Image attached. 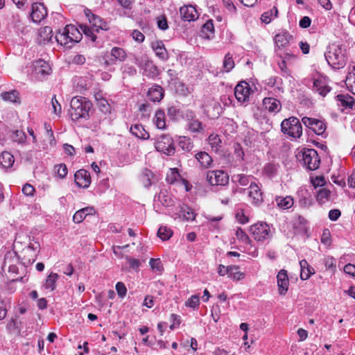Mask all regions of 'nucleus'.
I'll return each instance as SVG.
<instances>
[{
    "instance_id": "obj_51",
    "label": "nucleus",
    "mask_w": 355,
    "mask_h": 355,
    "mask_svg": "<svg viewBox=\"0 0 355 355\" xmlns=\"http://www.w3.org/2000/svg\"><path fill=\"white\" fill-rule=\"evenodd\" d=\"M223 67L227 72L234 67V62L233 60L232 55L230 53H227L225 56Z\"/></svg>"
},
{
    "instance_id": "obj_39",
    "label": "nucleus",
    "mask_w": 355,
    "mask_h": 355,
    "mask_svg": "<svg viewBox=\"0 0 355 355\" xmlns=\"http://www.w3.org/2000/svg\"><path fill=\"white\" fill-rule=\"evenodd\" d=\"M196 214L194 211L187 205H183L180 207V217H182L186 220H193L196 218Z\"/></svg>"
},
{
    "instance_id": "obj_29",
    "label": "nucleus",
    "mask_w": 355,
    "mask_h": 355,
    "mask_svg": "<svg viewBox=\"0 0 355 355\" xmlns=\"http://www.w3.org/2000/svg\"><path fill=\"white\" fill-rule=\"evenodd\" d=\"M15 162L13 155L9 152L4 151L0 155V165L4 168H10Z\"/></svg>"
},
{
    "instance_id": "obj_9",
    "label": "nucleus",
    "mask_w": 355,
    "mask_h": 355,
    "mask_svg": "<svg viewBox=\"0 0 355 355\" xmlns=\"http://www.w3.org/2000/svg\"><path fill=\"white\" fill-rule=\"evenodd\" d=\"M207 181L212 186H225L229 182V175L221 170L210 171L207 173Z\"/></svg>"
},
{
    "instance_id": "obj_36",
    "label": "nucleus",
    "mask_w": 355,
    "mask_h": 355,
    "mask_svg": "<svg viewBox=\"0 0 355 355\" xmlns=\"http://www.w3.org/2000/svg\"><path fill=\"white\" fill-rule=\"evenodd\" d=\"M277 206L282 209H287L293 205V199L291 196L277 197L275 199Z\"/></svg>"
},
{
    "instance_id": "obj_19",
    "label": "nucleus",
    "mask_w": 355,
    "mask_h": 355,
    "mask_svg": "<svg viewBox=\"0 0 355 355\" xmlns=\"http://www.w3.org/2000/svg\"><path fill=\"white\" fill-rule=\"evenodd\" d=\"M263 105L266 110L270 112L277 113L282 108L280 101L274 98H265L263 100Z\"/></svg>"
},
{
    "instance_id": "obj_43",
    "label": "nucleus",
    "mask_w": 355,
    "mask_h": 355,
    "mask_svg": "<svg viewBox=\"0 0 355 355\" xmlns=\"http://www.w3.org/2000/svg\"><path fill=\"white\" fill-rule=\"evenodd\" d=\"M1 96L3 101L12 103H16L19 99V93L16 90L3 92Z\"/></svg>"
},
{
    "instance_id": "obj_53",
    "label": "nucleus",
    "mask_w": 355,
    "mask_h": 355,
    "mask_svg": "<svg viewBox=\"0 0 355 355\" xmlns=\"http://www.w3.org/2000/svg\"><path fill=\"white\" fill-rule=\"evenodd\" d=\"M55 173L60 178H64L67 175V168L64 164H60L55 166Z\"/></svg>"
},
{
    "instance_id": "obj_44",
    "label": "nucleus",
    "mask_w": 355,
    "mask_h": 355,
    "mask_svg": "<svg viewBox=\"0 0 355 355\" xmlns=\"http://www.w3.org/2000/svg\"><path fill=\"white\" fill-rule=\"evenodd\" d=\"M239 269V267L237 266H229L228 277L237 281L243 279L244 277V273L240 272Z\"/></svg>"
},
{
    "instance_id": "obj_30",
    "label": "nucleus",
    "mask_w": 355,
    "mask_h": 355,
    "mask_svg": "<svg viewBox=\"0 0 355 355\" xmlns=\"http://www.w3.org/2000/svg\"><path fill=\"white\" fill-rule=\"evenodd\" d=\"M336 99L339 102V105L348 108H352L355 103V99L349 94H338Z\"/></svg>"
},
{
    "instance_id": "obj_7",
    "label": "nucleus",
    "mask_w": 355,
    "mask_h": 355,
    "mask_svg": "<svg viewBox=\"0 0 355 355\" xmlns=\"http://www.w3.org/2000/svg\"><path fill=\"white\" fill-rule=\"evenodd\" d=\"M136 64L142 70V75L154 79L159 74L158 68L146 58H136Z\"/></svg>"
},
{
    "instance_id": "obj_24",
    "label": "nucleus",
    "mask_w": 355,
    "mask_h": 355,
    "mask_svg": "<svg viewBox=\"0 0 355 355\" xmlns=\"http://www.w3.org/2000/svg\"><path fill=\"white\" fill-rule=\"evenodd\" d=\"M130 132L135 137L146 140L150 138V134L141 124H135L130 127Z\"/></svg>"
},
{
    "instance_id": "obj_55",
    "label": "nucleus",
    "mask_w": 355,
    "mask_h": 355,
    "mask_svg": "<svg viewBox=\"0 0 355 355\" xmlns=\"http://www.w3.org/2000/svg\"><path fill=\"white\" fill-rule=\"evenodd\" d=\"M80 28L84 32L85 35L89 37L92 42H95L96 40V35L94 33L95 31H93V29L91 27H88L85 25H81Z\"/></svg>"
},
{
    "instance_id": "obj_60",
    "label": "nucleus",
    "mask_w": 355,
    "mask_h": 355,
    "mask_svg": "<svg viewBox=\"0 0 355 355\" xmlns=\"http://www.w3.org/2000/svg\"><path fill=\"white\" fill-rule=\"evenodd\" d=\"M277 56H279L282 60H285L286 61L289 60L291 58H295V55L288 49H284L282 51L279 52V53H276Z\"/></svg>"
},
{
    "instance_id": "obj_38",
    "label": "nucleus",
    "mask_w": 355,
    "mask_h": 355,
    "mask_svg": "<svg viewBox=\"0 0 355 355\" xmlns=\"http://www.w3.org/2000/svg\"><path fill=\"white\" fill-rule=\"evenodd\" d=\"M178 144L182 150L190 152L193 148V143L191 138L185 136L179 137Z\"/></svg>"
},
{
    "instance_id": "obj_26",
    "label": "nucleus",
    "mask_w": 355,
    "mask_h": 355,
    "mask_svg": "<svg viewBox=\"0 0 355 355\" xmlns=\"http://www.w3.org/2000/svg\"><path fill=\"white\" fill-rule=\"evenodd\" d=\"M313 89L322 96H325L331 91V87L322 79H317L314 80Z\"/></svg>"
},
{
    "instance_id": "obj_3",
    "label": "nucleus",
    "mask_w": 355,
    "mask_h": 355,
    "mask_svg": "<svg viewBox=\"0 0 355 355\" xmlns=\"http://www.w3.org/2000/svg\"><path fill=\"white\" fill-rule=\"evenodd\" d=\"M71 116L73 120L77 121L81 118L89 119V112L92 103L87 98L83 96L73 97L70 103Z\"/></svg>"
},
{
    "instance_id": "obj_23",
    "label": "nucleus",
    "mask_w": 355,
    "mask_h": 355,
    "mask_svg": "<svg viewBox=\"0 0 355 355\" xmlns=\"http://www.w3.org/2000/svg\"><path fill=\"white\" fill-rule=\"evenodd\" d=\"M301 272L300 278L302 280L308 279L311 275L315 273L314 268L311 266L305 259H302L300 261Z\"/></svg>"
},
{
    "instance_id": "obj_27",
    "label": "nucleus",
    "mask_w": 355,
    "mask_h": 355,
    "mask_svg": "<svg viewBox=\"0 0 355 355\" xmlns=\"http://www.w3.org/2000/svg\"><path fill=\"white\" fill-rule=\"evenodd\" d=\"M35 69L37 74L46 76L51 73V67L49 64L43 60H40L35 62Z\"/></svg>"
},
{
    "instance_id": "obj_54",
    "label": "nucleus",
    "mask_w": 355,
    "mask_h": 355,
    "mask_svg": "<svg viewBox=\"0 0 355 355\" xmlns=\"http://www.w3.org/2000/svg\"><path fill=\"white\" fill-rule=\"evenodd\" d=\"M179 178L180 174L178 170L176 168H172L170 173L166 175V181L170 184H173L177 181Z\"/></svg>"
},
{
    "instance_id": "obj_13",
    "label": "nucleus",
    "mask_w": 355,
    "mask_h": 355,
    "mask_svg": "<svg viewBox=\"0 0 355 355\" xmlns=\"http://www.w3.org/2000/svg\"><path fill=\"white\" fill-rule=\"evenodd\" d=\"M250 86L245 81L239 83L234 89V96L239 102L244 103L248 100L250 95Z\"/></svg>"
},
{
    "instance_id": "obj_4",
    "label": "nucleus",
    "mask_w": 355,
    "mask_h": 355,
    "mask_svg": "<svg viewBox=\"0 0 355 355\" xmlns=\"http://www.w3.org/2000/svg\"><path fill=\"white\" fill-rule=\"evenodd\" d=\"M296 157L300 162L310 171H314L320 166V159L315 149L304 148L297 153Z\"/></svg>"
},
{
    "instance_id": "obj_34",
    "label": "nucleus",
    "mask_w": 355,
    "mask_h": 355,
    "mask_svg": "<svg viewBox=\"0 0 355 355\" xmlns=\"http://www.w3.org/2000/svg\"><path fill=\"white\" fill-rule=\"evenodd\" d=\"M214 24L211 20H209L202 27L201 36L205 39H210L214 37Z\"/></svg>"
},
{
    "instance_id": "obj_20",
    "label": "nucleus",
    "mask_w": 355,
    "mask_h": 355,
    "mask_svg": "<svg viewBox=\"0 0 355 355\" xmlns=\"http://www.w3.org/2000/svg\"><path fill=\"white\" fill-rule=\"evenodd\" d=\"M147 96L151 101L159 102L164 97V90L161 86L155 85L148 89Z\"/></svg>"
},
{
    "instance_id": "obj_59",
    "label": "nucleus",
    "mask_w": 355,
    "mask_h": 355,
    "mask_svg": "<svg viewBox=\"0 0 355 355\" xmlns=\"http://www.w3.org/2000/svg\"><path fill=\"white\" fill-rule=\"evenodd\" d=\"M236 236L238 239L244 243H250V240L245 232L241 229L238 228L236 232Z\"/></svg>"
},
{
    "instance_id": "obj_14",
    "label": "nucleus",
    "mask_w": 355,
    "mask_h": 355,
    "mask_svg": "<svg viewBox=\"0 0 355 355\" xmlns=\"http://www.w3.org/2000/svg\"><path fill=\"white\" fill-rule=\"evenodd\" d=\"M248 190L250 202L256 206L261 205L263 202V195L258 184L251 182Z\"/></svg>"
},
{
    "instance_id": "obj_10",
    "label": "nucleus",
    "mask_w": 355,
    "mask_h": 355,
    "mask_svg": "<svg viewBox=\"0 0 355 355\" xmlns=\"http://www.w3.org/2000/svg\"><path fill=\"white\" fill-rule=\"evenodd\" d=\"M84 12L93 31L98 32L100 30L107 31L109 29L107 22L99 16L94 15L89 9H85Z\"/></svg>"
},
{
    "instance_id": "obj_2",
    "label": "nucleus",
    "mask_w": 355,
    "mask_h": 355,
    "mask_svg": "<svg viewBox=\"0 0 355 355\" xmlns=\"http://www.w3.org/2000/svg\"><path fill=\"white\" fill-rule=\"evenodd\" d=\"M55 40L58 44L71 48L73 44L80 42L83 37L82 33L73 25H67L62 31L55 35Z\"/></svg>"
},
{
    "instance_id": "obj_47",
    "label": "nucleus",
    "mask_w": 355,
    "mask_h": 355,
    "mask_svg": "<svg viewBox=\"0 0 355 355\" xmlns=\"http://www.w3.org/2000/svg\"><path fill=\"white\" fill-rule=\"evenodd\" d=\"M173 234V232L171 229L166 226H161L157 232V236L162 240L166 241L169 239Z\"/></svg>"
},
{
    "instance_id": "obj_45",
    "label": "nucleus",
    "mask_w": 355,
    "mask_h": 355,
    "mask_svg": "<svg viewBox=\"0 0 355 355\" xmlns=\"http://www.w3.org/2000/svg\"><path fill=\"white\" fill-rule=\"evenodd\" d=\"M233 182H237L241 186H248L250 184L252 178L244 174L234 175L232 178Z\"/></svg>"
},
{
    "instance_id": "obj_32",
    "label": "nucleus",
    "mask_w": 355,
    "mask_h": 355,
    "mask_svg": "<svg viewBox=\"0 0 355 355\" xmlns=\"http://www.w3.org/2000/svg\"><path fill=\"white\" fill-rule=\"evenodd\" d=\"M196 159L200 162V165L204 168H208L212 163L211 156L206 152L201 151L195 155Z\"/></svg>"
},
{
    "instance_id": "obj_22",
    "label": "nucleus",
    "mask_w": 355,
    "mask_h": 355,
    "mask_svg": "<svg viewBox=\"0 0 355 355\" xmlns=\"http://www.w3.org/2000/svg\"><path fill=\"white\" fill-rule=\"evenodd\" d=\"M95 100L97 103L98 109L104 114L110 113L111 107L107 100H106L101 92L94 94Z\"/></svg>"
},
{
    "instance_id": "obj_1",
    "label": "nucleus",
    "mask_w": 355,
    "mask_h": 355,
    "mask_svg": "<svg viewBox=\"0 0 355 355\" xmlns=\"http://www.w3.org/2000/svg\"><path fill=\"white\" fill-rule=\"evenodd\" d=\"M324 56L328 64L335 69H342L346 64L345 49L340 44L329 45Z\"/></svg>"
},
{
    "instance_id": "obj_5",
    "label": "nucleus",
    "mask_w": 355,
    "mask_h": 355,
    "mask_svg": "<svg viewBox=\"0 0 355 355\" xmlns=\"http://www.w3.org/2000/svg\"><path fill=\"white\" fill-rule=\"evenodd\" d=\"M282 132L284 134L294 137L299 138L302 133V127L300 120L294 116L283 120L281 123Z\"/></svg>"
},
{
    "instance_id": "obj_15",
    "label": "nucleus",
    "mask_w": 355,
    "mask_h": 355,
    "mask_svg": "<svg viewBox=\"0 0 355 355\" xmlns=\"http://www.w3.org/2000/svg\"><path fill=\"white\" fill-rule=\"evenodd\" d=\"M47 15L46 8L42 3H34L32 4V12L31 17L33 22L40 23Z\"/></svg>"
},
{
    "instance_id": "obj_35",
    "label": "nucleus",
    "mask_w": 355,
    "mask_h": 355,
    "mask_svg": "<svg viewBox=\"0 0 355 355\" xmlns=\"http://www.w3.org/2000/svg\"><path fill=\"white\" fill-rule=\"evenodd\" d=\"M349 72L346 76L345 84L349 91L355 94V66L349 69Z\"/></svg>"
},
{
    "instance_id": "obj_48",
    "label": "nucleus",
    "mask_w": 355,
    "mask_h": 355,
    "mask_svg": "<svg viewBox=\"0 0 355 355\" xmlns=\"http://www.w3.org/2000/svg\"><path fill=\"white\" fill-rule=\"evenodd\" d=\"M158 200L165 207H169L173 205L171 198L166 194V191H160L158 195Z\"/></svg>"
},
{
    "instance_id": "obj_17",
    "label": "nucleus",
    "mask_w": 355,
    "mask_h": 355,
    "mask_svg": "<svg viewBox=\"0 0 355 355\" xmlns=\"http://www.w3.org/2000/svg\"><path fill=\"white\" fill-rule=\"evenodd\" d=\"M75 182L81 188L89 187L91 183V178L89 172L85 169H80L74 175Z\"/></svg>"
},
{
    "instance_id": "obj_49",
    "label": "nucleus",
    "mask_w": 355,
    "mask_h": 355,
    "mask_svg": "<svg viewBox=\"0 0 355 355\" xmlns=\"http://www.w3.org/2000/svg\"><path fill=\"white\" fill-rule=\"evenodd\" d=\"M11 138L13 141L21 144L26 141V136L22 130H16L12 132Z\"/></svg>"
},
{
    "instance_id": "obj_6",
    "label": "nucleus",
    "mask_w": 355,
    "mask_h": 355,
    "mask_svg": "<svg viewBox=\"0 0 355 355\" xmlns=\"http://www.w3.org/2000/svg\"><path fill=\"white\" fill-rule=\"evenodd\" d=\"M154 140V144L156 150L163 153L166 155H173L175 153V148L172 137L168 135H162L158 136Z\"/></svg>"
},
{
    "instance_id": "obj_25",
    "label": "nucleus",
    "mask_w": 355,
    "mask_h": 355,
    "mask_svg": "<svg viewBox=\"0 0 355 355\" xmlns=\"http://www.w3.org/2000/svg\"><path fill=\"white\" fill-rule=\"evenodd\" d=\"M153 49L156 55L162 60H166L168 58V52L162 41H157L153 44Z\"/></svg>"
},
{
    "instance_id": "obj_46",
    "label": "nucleus",
    "mask_w": 355,
    "mask_h": 355,
    "mask_svg": "<svg viewBox=\"0 0 355 355\" xmlns=\"http://www.w3.org/2000/svg\"><path fill=\"white\" fill-rule=\"evenodd\" d=\"M330 191L325 189V188H321L317 192V200L320 204H323L325 202L329 200V198L330 196Z\"/></svg>"
},
{
    "instance_id": "obj_37",
    "label": "nucleus",
    "mask_w": 355,
    "mask_h": 355,
    "mask_svg": "<svg viewBox=\"0 0 355 355\" xmlns=\"http://www.w3.org/2000/svg\"><path fill=\"white\" fill-rule=\"evenodd\" d=\"M58 275L55 272H51L45 280V282L43 284V287L45 289H49L51 291H53L55 289L56 287V282L58 279Z\"/></svg>"
},
{
    "instance_id": "obj_64",
    "label": "nucleus",
    "mask_w": 355,
    "mask_h": 355,
    "mask_svg": "<svg viewBox=\"0 0 355 355\" xmlns=\"http://www.w3.org/2000/svg\"><path fill=\"white\" fill-rule=\"evenodd\" d=\"M22 192L27 196H32L35 192V188L30 184H26L22 188Z\"/></svg>"
},
{
    "instance_id": "obj_12",
    "label": "nucleus",
    "mask_w": 355,
    "mask_h": 355,
    "mask_svg": "<svg viewBox=\"0 0 355 355\" xmlns=\"http://www.w3.org/2000/svg\"><path fill=\"white\" fill-rule=\"evenodd\" d=\"M293 39V36L288 32H282L277 34L275 37V53H279V52L282 51L284 49H288Z\"/></svg>"
},
{
    "instance_id": "obj_40",
    "label": "nucleus",
    "mask_w": 355,
    "mask_h": 355,
    "mask_svg": "<svg viewBox=\"0 0 355 355\" xmlns=\"http://www.w3.org/2000/svg\"><path fill=\"white\" fill-rule=\"evenodd\" d=\"M278 15V10L277 7L274 6L271 10L263 12L261 15V19L262 22L269 24L274 18L277 17Z\"/></svg>"
},
{
    "instance_id": "obj_62",
    "label": "nucleus",
    "mask_w": 355,
    "mask_h": 355,
    "mask_svg": "<svg viewBox=\"0 0 355 355\" xmlns=\"http://www.w3.org/2000/svg\"><path fill=\"white\" fill-rule=\"evenodd\" d=\"M116 290L118 293V295L123 298L127 293V288L125 284L123 282H117L116 284Z\"/></svg>"
},
{
    "instance_id": "obj_50",
    "label": "nucleus",
    "mask_w": 355,
    "mask_h": 355,
    "mask_svg": "<svg viewBox=\"0 0 355 355\" xmlns=\"http://www.w3.org/2000/svg\"><path fill=\"white\" fill-rule=\"evenodd\" d=\"M278 171V166L274 164H268L264 167V173L269 178L275 176Z\"/></svg>"
},
{
    "instance_id": "obj_16",
    "label": "nucleus",
    "mask_w": 355,
    "mask_h": 355,
    "mask_svg": "<svg viewBox=\"0 0 355 355\" xmlns=\"http://www.w3.org/2000/svg\"><path fill=\"white\" fill-rule=\"evenodd\" d=\"M180 14L184 21H192L197 19L199 14L196 8L191 5H186L180 8Z\"/></svg>"
},
{
    "instance_id": "obj_8",
    "label": "nucleus",
    "mask_w": 355,
    "mask_h": 355,
    "mask_svg": "<svg viewBox=\"0 0 355 355\" xmlns=\"http://www.w3.org/2000/svg\"><path fill=\"white\" fill-rule=\"evenodd\" d=\"M250 233L258 241H263L270 237V229L266 223H257L250 227Z\"/></svg>"
},
{
    "instance_id": "obj_56",
    "label": "nucleus",
    "mask_w": 355,
    "mask_h": 355,
    "mask_svg": "<svg viewBox=\"0 0 355 355\" xmlns=\"http://www.w3.org/2000/svg\"><path fill=\"white\" fill-rule=\"evenodd\" d=\"M208 141L211 147L217 150L218 147L220 143V139L217 135H211L208 138Z\"/></svg>"
},
{
    "instance_id": "obj_58",
    "label": "nucleus",
    "mask_w": 355,
    "mask_h": 355,
    "mask_svg": "<svg viewBox=\"0 0 355 355\" xmlns=\"http://www.w3.org/2000/svg\"><path fill=\"white\" fill-rule=\"evenodd\" d=\"M200 304V300L198 295H193L189 297L186 302L185 304L191 308H196Z\"/></svg>"
},
{
    "instance_id": "obj_21",
    "label": "nucleus",
    "mask_w": 355,
    "mask_h": 355,
    "mask_svg": "<svg viewBox=\"0 0 355 355\" xmlns=\"http://www.w3.org/2000/svg\"><path fill=\"white\" fill-rule=\"evenodd\" d=\"M95 213V210L92 207H87L77 211L73 216V220L76 223H81L87 216L93 215Z\"/></svg>"
},
{
    "instance_id": "obj_18",
    "label": "nucleus",
    "mask_w": 355,
    "mask_h": 355,
    "mask_svg": "<svg viewBox=\"0 0 355 355\" xmlns=\"http://www.w3.org/2000/svg\"><path fill=\"white\" fill-rule=\"evenodd\" d=\"M278 292L279 295H284L288 288V277L286 270H281L277 276Z\"/></svg>"
},
{
    "instance_id": "obj_52",
    "label": "nucleus",
    "mask_w": 355,
    "mask_h": 355,
    "mask_svg": "<svg viewBox=\"0 0 355 355\" xmlns=\"http://www.w3.org/2000/svg\"><path fill=\"white\" fill-rule=\"evenodd\" d=\"M149 264L153 270L162 272L164 270L163 265L159 259H150Z\"/></svg>"
},
{
    "instance_id": "obj_33",
    "label": "nucleus",
    "mask_w": 355,
    "mask_h": 355,
    "mask_svg": "<svg viewBox=\"0 0 355 355\" xmlns=\"http://www.w3.org/2000/svg\"><path fill=\"white\" fill-rule=\"evenodd\" d=\"M19 261V257L17 256L15 252H9L6 254L4 257V261L2 266V269L5 270L6 268H9L10 266H13Z\"/></svg>"
},
{
    "instance_id": "obj_57",
    "label": "nucleus",
    "mask_w": 355,
    "mask_h": 355,
    "mask_svg": "<svg viewBox=\"0 0 355 355\" xmlns=\"http://www.w3.org/2000/svg\"><path fill=\"white\" fill-rule=\"evenodd\" d=\"M125 259L129 263L130 268L134 270H137L141 266V262L139 259L130 257L129 256H126Z\"/></svg>"
},
{
    "instance_id": "obj_11",
    "label": "nucleus",
    "mask_w": 355,
    "mask_h": 355,
    "mask_svg": "<svg viewBox=\"0 0 355 355\" xmlns=\"http://www.w3.org/2000/svg\"><path fill=\"white\" fill-rule=\"evenodd\" d=\"M304 125L318 135H323L326 130L324 123L320 120L304 116L302 119Z\"/></svg>"
},
{
    "instance_id": "obj_31",
    "label": "nucleus",
    "mask_w": 355,
    "mask_h": 355,
    "mask_svg": "<svg viewBox=\"0 0 355 355\" xmlns=\"http://www.w3.org/2000/svg\"><path fill=\"white\" fill-rule=\"evenodd\" d=\"M153 121L158 129L164 130L166 128V116L164 110H157L156 111Z\"/></svg>"
},
{
    "instance_id": "obj_41",
    "label": "nucleus",
    "mask_w": 355,
    "mask_h": 355,
    "mask_svg": "<svg viewBox=\"0 0 355 355\" xmlns=\"http://www.w3.org/2000/svg\"><path fill=\"white\" fill-rule=\"evenodd\" d=\"M153 177L154 175L151 171L146 168L143 170L140 178L145 187H149L152 184Z\"/></svg>"
},
{
    "instance_id": "obj_28",
    "label": "nucleus",
    "mask_w": 355,
    "mask_h": 355,
    "mask_svg": "<svg viewBox=\"0 0 355 355\" xmlns=\"http://www.w3.org/2000/svg\"><path fill=\"white\" fill-rule=\"evenodd\" d=\"M187 128L192 133H202L204 132L205 125L196 119L187 123Z\"/></svg>"
},
{
    "instance_id": "obj_61",
    "label": "nucleus",
    "mask_w": 355,
    "mask_h": 355,
    "mask_svg": "<svg viewBox=\"0 0 355 355\" xmlns=\"http://www.w3.org/2000/svg\"><path fill=\"white\" fill-rule=\"evenodd\" d=\"M51 105L53 109V112L56 115L59 116L61 113L62 108L60 104L58 103L55 96H54L51 99Z\"/></svg>"
},
{
    "instance_id": "obj_63",
    "label": "nucleus",
    "mask_w": 355,
    "mask_h": 355,
    "mask_svg": "<svg viewBox=\"0 0 355 355\" xmlns=\"http://www.w3.org/2000/svg\"><path fill=\"white\" fill-rule=\"evenodd\" d=\"M8 270L9 273L10 274V277H12V281H21L23 279V277H21L19 278H15V276L18 273V267L16 266V264H14L13 266H10L9 268H8Z\"/></svg>"
},
{
    "instance_id": "obj_42",
    "label": "nucleus",
    "mask_w": 355,
    "mask_h": 355,
    "mask_svg": "<svg viewBox=\"0 0 355 355\" xmlns=\"http://www.w3.org/2000/svg\"><path fill=\"white\" fill-rule=\"evenodd\" d=\"M110 53L118 62H123L127 58L125 51L120 47H113Z\"/></svg>"
}]
</instances>
